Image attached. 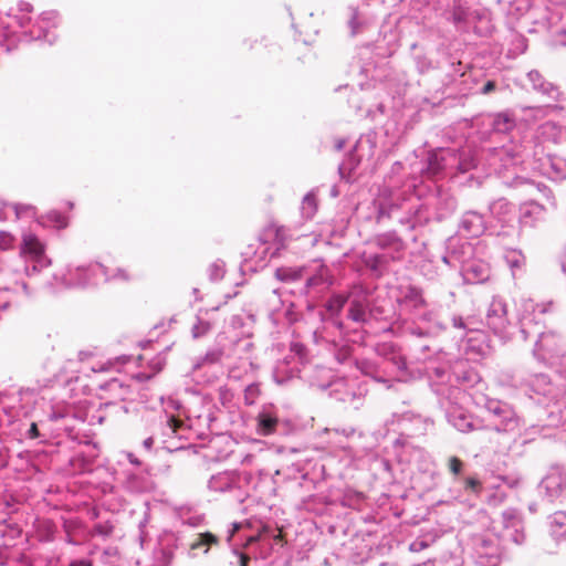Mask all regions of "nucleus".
<instances>
[{"label":"nucleus","instance_id":"nucleus-4","mask_svg":"<svg viewBox=\"0 0 566 566\" xmlns=\"http://www.w3.org/2000/svg\"><path fill=\"white\" fill-rule=\"evenodd\" d=\"M218 543L219 538L214 534L209 532L200 533L198 538L190 545V549L195 551L206 546L207 548L205 552H208L211 545H217Z\"/></svg>","mask_w":566,"mask_h":566},{"label":"nucleus","instance_id":"nucleus-2","mask_svg":"<svg viewBox=\"0 0 566 566\" xmlns=\"http://www.w3.org/2000/svg\"><path fill=\"white\" fill-rule=\"evenodd\" d=\"M45 252L44 244L33 233H24L20 245V254L32 261L40 262Z\"/></svg>","mask_w":566,"mask_h":566},{"label":"nucleus","instance_id":"nucleus-22","mask_svg":"<svg viewBox=\"0 0 566 566\" xmlns=\"http://www.w3.org/2000/svg\"><path fill=\"white\" fill-rule=\"evenodd\" d=\"M280 538H282V535H281V534H279V535L275 537V539H280Z\"/></svg>","mask_w":566,"mask_h":566},{"label":"nucleus","instance_id":"nucleus-5","mask_svg":"<svg viewBox=\"0 0 566 566\" xmlns=\"http://www.w3.org/2000/svg\"><path fill=\"white\" fill-rule=\"evenodd\" d=\"M348 316L354 322H364L366 316L365 305L360 301H352L348 310Z\"/></svg>","mask_w":566,"mask_h":566},{"label":"nucleus","instance_id":"nucleus-6","mask_svg":"<svg viewBox=\"0 0 566 566\" xmlns=\"http://www.w3.org/2000/svg\"><path fill=\"white\" fill-rule=\"evenodd\" d=\"M300 272L290 268H279L275 271V277L280 281H296L300 279Z\"/></svg>","mask_w":566,"mask_h":566},{"label":"nucleus","instance_id":"nucleus-21","mask_svg":"<svg viewBox=\"0 0 566 566\" xmlns=\"http://www.w3.org/2000/svg\"><path fill=\"white\" fill-rule=\"evenodd\" d=\"M239 528H240V525H239V524H237V523H235V524H233V530H232V532H231V534H230L229 539H231V537H232V536H233V535L239 531Z\"/></svg>","mask_w":566,"mask_h":566},{"label":"nucleus","instance_id":"nucleus-1","mask_svg":"<svg viewBox=\"0 0 566 566\" xmlns=\"http://www.w3.org/2000/svg\"><path fill=\"white\" fill-rule=\"evenodd\" d=\"M290 238L289 230L284 226L270 223L263 228L260 233L259 240L262 244L274 248L272 256L277 255L279 252L286 248Z\"/></svg>","mask_w":566,"mask_h":566},{"label":"nucleus","instance_id":"nucleus-10","mask_svg":"<svg viewBox=\"0 0 566 566\" xmlns=\"http://www.w3.org/2000/svg\"><path fill=\"white\" fill-rule=\"evenodd\" d=\"M465 486L468 489L473 490L474 492H480L482 489L481 482L479 480H476L475 478H468L465 480Z\"/></svg>","mask_w":566,"mask_h":566},{"label":"nucleus","instance_id":"nucleus-17","mask_svg":"<svg viewBox=\"0 0 566 566\" xmlns=\"http://www.w3.org/2000/svg\"><path fill=\"white\" fill-rule=\"evenodd\" d=\"M30 438L34 439L39 437V430L38 426L35 423H32L29 430Z\"/></svg>","mask_w":566,"mask_h":566},{"label":"nucleus","instance_id":"nucleus-18","mask_svg":"<svg viewBox=\"0 0 566 566\" xmlns=\"http://www.w3.org/2000/svg\"><path fill=\"white\" fill-rule=\"evenodd\" d=\"M250 557L247 554H240V566H248Z\"/></svg>","mask_w":566,"mask_h":566},{"label":"nucleus","instance_id":"nucleus-9","mask_svg":"<svg viewBox=\"0 0 566 566\" xmlns=\"http://www.w3.org/2000/svg\"><path fill=\"white\" fill-rule=\"evenodd\" d=\"M269 531H270V527H269L268 525H263V526L261 527V530L259 531V533H258V534H255V535H253V536H250V537L247 539V542H245V546H250V545H252V544H254V543L259 542V541L262 538V536H263L265 533H268Z\"/></svg>","mask_w":566,"mask_h":566},{"label":"nucleus","instance_id":"nucleus-13","mask_svg":"<svg viewBox=\"0 0 566 566\" xmlns=\"http://www.w3.org/2000/svg\"><path fill=\"white\" fill-rule=\"evenodd\" d=\"M0 239H1L0 245L2 249H9L13 243V238L7 233L1 234Z\"/></svg>","mask_w":566,"mask_h":566},{"label":"nucleus","instance_id":"nucleus-7","mask_svg":"<svg viewBox=\"0 0 566 566\" xmlns=\"http://www.w3.org/2000/svg\"><path fill=\"white\" fill-rule=\"evenodd\" d=\"M347 302L344 295H335L327 303V310L332 313L339 314Z\"/></svg>","mask_w":566,"mask_h":566},{"label":"nucleus","instance_id":"nucleus-14","mask_svg":"<svg viewBox=\"0 0 566 566\" xmlns=\"http://www.w3.org/2000/svg\"><path fill=\"white\" fill-rule=\"evenodd\" d=\"M496 88V84L494 81H488L484 86L482 87V93L483 94H490L492 93L493 91H495Z\"/></svg>","mask_w":566,"mask_h":566},{"label":"nucleus","instance_id":"nucleus-3","mask_svg":"<svg viewBox=\"0 0 566 566\" xmlns=\"http://www.w3.org/2000/svg\"><path fill=\"white\" fill-rule=\"evenodd\" d=\"M279 419L269 413H260L258 417V430L262 436L272 434L277 427Z\"/></svg>","mask_w":566,"mask_h":566},{"label":"nucleus","instance_id":"nucleus-20","mask_svg":"<svg viewBox=\"0 0 566 566\" xmlns=\"http://www.w3.org/2000/svg\"><path fill=\"white\" fill-rule=\"evenodd\" d=\"M154 444V439L150 437V438H147L145 441H144V446L147 448V449H151Z\"/></svg>","mask_w":566,"mask_h":566},{"label":"nucleus","instance_id":"nucleus-12","mask_svg":"<svg viewBox=\"0 0 566 566\" xmlns=\"http://www.w3.org/2000/svg\"><path fill=\"white\" fill-rule=\"evenodd\" d=\"M184 424L182 420L171 416L168 419V426L171 428L172 432H177L179 428Z\"/></svg>","mask_w":566,"mask_h":566},{"label":"nucleus","instance_id":"nucleus-11","mask_svg":"<svg viewBox=\"0 0 566 566\" xmlns=\"http://www.w3.org/2000/svg\"><path fill=\"white\" fill-rule=\"evenodd\" d=\"M51 219L56 222L59 228H65L67 226V219L66 217L59 214V213H51Z\"/></svg>","mask_w":566,"mask_h":566},{"label":"nucleus","instance_id":"nucleus-19","mask_svg":"<svg viewBox=\"0 0 566 566\" xmlns=\"http://www.w3.org/2000/svg\"><path fill=\"white\" fill-rule=\"evenodd\" d=\"M70 566H92V564L86 560H80V562L72 563Z\"/></svg>","mask_w":566,"mask_h":566},{"label":"nucleus","instance_id":"nucleus-16","mask_svg":"<svg viewBox=\"0 0 566 566\" xmlns=\"http://www.w3.org/2000/svg\"><path fill=\"white\" fill-rule=\"evenodd\" d=\"M96 530H97L98 533H101L103 535H109L113 532V527L112 526L98 525V526H96Z\"/></svg>","mask_w":566,"mask_h":566},{"label":"nucleus","instance_id":"nucleus-8","mask_svg":"<svg viewBox=\"0 0 566 566\" xmlns=\"http://www.w3.org/2000/svg\"><path fill=\"white\" fill-rule=\"evenodd\" d=\"M463 462L458 457H451L449 459V469L453 474L458 475L461 472Z\"/></svg>","mask_w":566,"mask_h":566},{"label":"nucleus","instance_id":"nucleus-15","mask_svg":"<svg viewBox=\"0 0 566 566\" xmlns=\"http://www.w3.org/2000/svg\"><path fill=\"white\" fill-rule=\"evenodd\" d=\"M473 167H474L473 160H471V161L463 160V161H461L459 164V169H460L461 172H465V171L470 170Z\"/></svg>","mask_w":566,"mask_h":566}]
</instances>
